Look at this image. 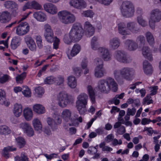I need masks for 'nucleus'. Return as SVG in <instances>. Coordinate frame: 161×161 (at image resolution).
I'll use <instances>...</instances> for the list:
<instances>
[{"label":"nucleus","instance_id":"nucleus-17","mask_svg":"<svg viewBox=\"0 0 161 161\" xmlns=\"http://www.w3.org/2000/svg\"><path fill=\"white\" fill-rule=\"evenodd\" d=\"M118 31L119 33L122 35H129L130 32L126 29V25L124 22H120L118 24Z\"/></svg>","mask_w":161,"mask_h":161},{"label":"nucleus","instance_id":"nucleus-46","mask_svg":"<svg viewBox=\"0 0 161 161\" xmlns=\"http://www.w3.org/2000/svg\"><path fill=\"white\" fill-rule=\"evenodd\" d=\"M17 144L19 148L23 147L25 144V140L21 137H19L16 139Z\"/></svg>","mask_w":161,"mask_h":161},{"label":"nucleus","instance_id":"nucleus-14","mask_svg":"<svg viewBox=\"0 0 161 161\" xmlns=\"http://www.w3.org/2000/svg\"><path fill=\"white\" fill-rule=\"evenodd\" d=\"M84 29L86 35L87 37H90L93 35L95 31L94 28L89 22L86 21L85 22Z\"/></svg>","mask_w":161,"mask_h":161},{"label":"nucleus","instance_id":"nucleus-28","mask_svg":"<svg viewBox=\"0 0 161 161\" xmlns=\"http://www.w3.org/2000/svg\"><path fill=\"white\" fill-rule=\"evenodd\" d=\"M71 112L69 109H65L62 112L61 116L65 121L68 122L71 120Z\"/></svg>","mask_w":161,"mask_h":161},{"label":"nucleus","instance_id":"nucleus-32","mask_svg":"<svg viewBox=\"0 0 161 161\" xmlns=\"http://www.w3.org/2000/svg\"><path fill=\"white\" fill-rule=\"evenodd\" d=\"M68 86L72 88H74L77 85V82L75 78L73 76H70L68 78Z\"/></svg>","mask_w":161,"mask_h":161},{"label":"nucleus","instance_id":"nucleus-16","mask_svg":"<svg viewBox=\"0 0 161 161\" xmlns=\"http://www.w3.org/2000/svg\"><path fill=\"white\" fill-rule=\"evenodd\" d=\"M120 44V39L117 37H114L111 39L109 41V47L112 49L115 50L117 49Z\"/></svg>","mask_w":161,"mask_h":161},{"label":"nucleus","instance_id":"nucleus-54","mask_svg":"<svg viewBox=\"0 0 161 161\" xmlns=\"http://www.w3.org/2000/svg\"><path fill=\"white\" fill-rule=\"evenodd\" d=\"M35 91L36 93L38 95H42L44 93V89L41 86H39L35 89Z\"/></svg>","mask_w":161,"mask_h":161},{"label":"nucleus","instance_id":"nucleus-6","mask_svg":"<svg viewBox=\"0 0 161 161\" xmlns=\"http://www.w3.org/2000/svg\"><path fill=\"white\" fill-rule=\"evenodd\" d=\"M120 10L122 15L126 17L132 16L135 12L134 7L130 1L123 2L120 6Z\"/></svg>","mask_w":161,"mask_h":161},{"label":"nucleus","instance_id":"nucleus-5","mask_svg":"<svg viewBox=\"0 0 161 161\" xmlns=\"http://www.w3.org/2000/svg\"><path fill=\"white\" fill-rule=\"evenodd\" d=\"M57 99L58 105L62 108L65 107L74 101V97L73 96L63 92L59 93Z\"/></svg>","mask_w":161,"mask_h":161},{"label":"nucleus","instance_id":"nucleus-45","mask_svg":"<svg viewBox=\"0 0 161 161\" xmlns=\"http://www.w3.org/2000/svg\"><path fill=\"white\" fill-rule=\"evenodd\" d=\"M26 76V73L23 72L20 75H19L16 78L17 83L22 84L23 83V80Z\"/></svg>","mask_w":161,"mask_h":161},{"label":"nucleus","instance_id":"nucleus-53","mask_svg":"<svg viewBox=\"0 0 161 161\" xmlns=\"http://www.w3.org/2000/svg\"><path fill=\"white\" fill-rule=\"evenodd\" d=\"M136 40L140 42V45L141 46H143L145 44V40L143 36L140 35L138 36L136 38Z\"/></svg>","mask_w":161,"mask_h":161},{"label":"nucleus","instance_id":"nucleus-7","mask_svg":"<svg viewBox=\"0 0 161 161\" xmlns=\"http://www.w3.org/2000/svg\"><path fill=\"white\" fill-rule=\"evenodd\" d=\"M114 58L117 61L122 63L129 64L133 60L132 58L127 55V53L122 50H117L113 54Z\"/></svg>","mask_w":161,"mask_h":161},{"label":"nucleus","instance_id":"nucleus-47","mask_svg":"<svg viewBox=\"0 0 161 161\" xmlns=\"http://www.w3.org/2000/svg\"><path fill=\"white\" fill-rule=\"evenodd\" d=\"M55 76L51 75L46 77L44 80V83L47 84H51L54 82Z\"/></svg>","mask_w":161,"mask_h":161},{"label":"nucleus","instance_id":"nucleus-38","mask_svg":"<svg viewBox=\"0 0 161 161\" xmlns=\"http://www.w3.org/2000/svg\"><path fill=\"white\" fill-rule=\"evenodd\" d=\"M27 5L36 10H41L42 8V6L38 2L35 0L27 3Z\"/></svg>","mask_w":161,"mask_h":161},{"label":"nucleus","instance_id":"nucleus-48","mask_svg":"<svg viewBox=\"0 0 161 161\" xmlns=\"http://www.w3.org/2000/svg\"><path fill=\"white\" fill-rule=\"evenodd\" d=\"M22 93L26 97H30L31 96V92L29 88L27 86L23 87Z\"/></svg>","mask_w":161,"mask_h":161},{"label":"nucleus","instance_id":"nucleus-4","mask_svg":"<svg viewBox=\"0 0 161 161\" xmlns=\"http://www.w3.org/2000/svg\"><path fill=\"white\" fill-rule=\"evenodd\" d=\"M77 99V108L80 114H84L86 111V106L87 103L88 96L86 93H82L78 96Z\"/></svg>","mask_w":161,"mask_h":161},{"label":"nucleus","instance_id":"nucleus-3","mask_svg":"<svg viewBox=\"0 0 161 161\" xmlns=\"http://www.w3.org/2000/svg\"><path fill=\"white\" fill-rule=\"evenodd\" d=\"M84 31L81 25L79 23L74 24L69 33V36L73 41H80L84 35Z\"/></svg>","mask_w":161,"mask_h":161},{"label":"nucleus","instance_id":"nucleus-24","mask_svg":"<svg viewBox=\"0 0 161 161\" xmlns=\"http://www.w3.org/2000/svg\"><path fill=\"white\" fill-rule=\"evenodd\" d=\"M80 47L79 45L78 44L74 45L71 51L70 55L68 54L69 59H71L72 57L76 55L80 51Z\"/></svg>","mask_w":161,"mask_h":161},{"label":"nucleus","instance_id":"nucleus-23","mask_svg":"<svg viewBox=\"0 0 161 161\" xmlns=\"http://www.w3.org/2000/svg\"><path fill=\"white\" fill-rule=\"evenodd\" d=\"M142 53L143 56L147 58L150 61L153 60V58L152 55L151 53V51L148 47H143L142 49Z\"/></svg>","mask_w":161,"mask_h":161},{"label":"nucleus","instance_id":"nucleus-2","mask_svg":"<svg viewBox=\"0 0 161 161\" xmlns=\"http://www.w3.org/2000/svg\"><path fill=\"white\" fill-rule=\"evenodd\" d=\"M135 74V70L132 68L125 67L119 70L117 69L114 71V76L117 81L124 79L127 80H130Z\"/></svg>","mask_w":161,"mask_h":161},{"label":"nucleus","instance_id":"nucleus-33","mask_svg":"<svg viewBox=\"0 0 161 161\" xmlns=\"http://www.w3.org/2000/svg\"><path fill=\"white\" fill-rule=\"evenodd\" d=\"M20 39L19 37H14L11 43V47L13 49H15L20 45Z\"/></svg>","mask_w":161,"mask_h":161},{"label":"nucleus","instance_id":"nucleus-49","mask_svg":"<svg viewBox=\"0 0 161 161\" xmlns=\"http://www.w3.org/2000/svg\"><path fill=\"white\" fill-rule=\"evenodd\" d=\"M9 78V76L7 74L3 75L0 78V83L2 84L5 83L7 82Z\"/></svg>","mask_w":161,"mask_h":161},{"label":"nucleus","instance_id":"nucleus-51","mask_svg":"<svg viewBox=\"0 0 161 161\" xmlns=\"http://www.w3.org/2000/svg\"><path fill=\"white\" fill-rule=\"evenodd\" d=\"M54 82L58 85H60L63 83L64 81V78L61 75H58L57 77H55Z\"/></svg>","mask_w":161,"mask_h":161},{"label":"nucleus","instance_id":"nucleus-1","mask_svg":"<svg viewBox=\"0 0 161 161\" xmlns=\"http://www.w3.org/2000/svg\"><path fill=\"white\" fill-rule=\"evenodd\" d=\"M97 87L101 92L108 93L111 88L114 91L117 90V84L113 78L109 77L106 79L99 80L98 82Z\"/></svg>","mask_w":161,"mask_h":161},{"label":"nucleus","instance_id":"nucleus-15","mask_svg":"<svg viewBox=\"0 0 161 161\" xmlns=\"http://www.w3.org/2000/svg\"><path fill=\"white\" fill-rule=\"evenodd\" d=\"M107 73L106 69L103 67H96L94 70V75L97 78H101Z\"/></svg>","mask_w":161,"mask_h":161},{"label":"nucleus","instance_id":"nucleus-62","mask_svg":"<svg viewBox=\"0 0 161 161\" xmlns=\"http://www.w3.org/2000/svg\"><path fill=\"white\" fill-rule=\"evenodd\" d=\"M44 33H48L53 32L51 26L48 24H46L44 26Z\"/></svg>","mask_w":161,"mask_h":161},{"label":"nucleus","instance_id":"nucleus-37","mask_svg":"<svg viewBox=\"0 0 161 161\" xmlns=\"http://www.w3.org/2000/svg\"><path fill=\"white\" fill-rule=\"evenodd\" d=\"M24 115L26 120H30L32 119L33 115L32 110L29 108L25 109L24 111Z\"/></svg>","mask_w":161,"mask_h":161},{"label":"nucleus","instance_id":"nucleus-11","mask_svg":"<svg viewBox=\"0 0 161 161\" xmlns=\"http://www.w3.org/2000/svg\"><path fill=\"white\" fill-rule=\"evenodd\" d=\"M98 52L104 61H107L111 59V55L108 49L100 47L98 48Z\"/></svg>","mask_w":161,"mask_h":161},{"label":"nucleus","instance_id":"nucleus-58","mask_svg":"<svg viewBox=\"0 0 161 161\" xmlns=\"http://www.w3.org/2000/svg\"><path fill=\"white\" fill-rule=\"evenodd\" d=\"M84 15L86 17H92L94 14V13L92 10L85 11L83 13Z\"/></svg>","mask_w":161,"mask_h":161},{"label":"nucleus","instance_id":"nucleus-19","mask_svg":"<svg viewBox=\"0 0 161 161\" xmlns=\"http://www.w3.org/2000/svg\"><path fill=\"white\" fill-rule=\"evenodd\" d=\"M11 19L10 13L6 11L0 13V21L2 23H5L9 21Z\"/></svg>","mask_w":161,"mask_h":161},{"label":"nucleus","instance_id":"nucleus-27","mask_svg":"<svg viewBox=\"0 0 161 161\" xmlns=\"http://www.w3.org/2000/svg\"><path fill=\"white\" fill-rule=\"evenodd\" d=\"M87 90L92 102L93 103H94L95 102V93L94 90L91 86L88 85L87 87Z\"/></svg>","mask_w":161,"mask_h":161},{"label":"nucleus","instance_id":"nucleus-60","mask_svg":"<svg viewBox=\"0 0 161 161\" xmlns=\"http://www.w3.org/2000/svg\"><path fill=\"white\" fill-rule=\"evenodd\" d=\"M136 112V109L135 108H133L132 109L128 108L126 112V114L128 115L133 116L135 114Z\"/></svg>","mask_w":161,"mask_h":161},{"label":"nucleus","instance_id":"nucleus-9","mask_svg":"<svg viewBox=\"0 0 161 161\" xmlns=\"http://www.w3.org/2000/svg\"><path fill=\"white\" fill-rule=\"evenodd\" d=\"M161 20V11L156 8L152 10L150 13L149 20V26L152 29L155 28V24Z\"/></svg>","mask_w":161,"mask_h":161},{"label":"nucleus","instance_id":"nucleus-20","mask_svg":"<svg viewBox=\"0 0 161 161\" xmlns=\"http://www.w3.org/2000/svg\"><path fill=\"white\" fill-rule=\"evenodd\" d=\"M143 66L144 71L146 75H150L152 73L153 69L152 66L147 61H144Z\"/></svg>","mask_w":161,"mask_h":161},{"label":"nucleus","instance_id":"nucleus-10","mask_svg":"<svg viewBox=\"0 0 161 161\" xmlns=\"http://www.w3.org/2000/svg\"><path fill=\"white\" fill-rule=\"evenodd\" d=\"M29 29L30 26L27 22H21L17 27L16 33L20 36L26 34Z\"/></svg>","mask_w":161,"mask_h":161},{"label":"nucleus","instance_id":"nucleus-26","mask_svg":"<svg viewBox=\"0 0 161 161\" xmlns=\"http://www.w3.org/2000/svg\"><path fill=\"white\" fill-rule=\"evenodd\" d=\"M32 123L35 130L38 133L42 131V125L40 121L37 118L35 119L32 121Z\"/></svg>","mask_w":161,"mask_h":161},{"label":"nucleus","instance_id":"nucleus-59","mask_svg":"<svg viewBox=\"0 0 161 161\" xmlns=\"http://www.w3.org/2000/svg\"><path fill=\"white\" fill-rule=\"evenodd\" d=\"M25 41L27 43V45L35 42L34 41L33 39L30 36H26L25 38Z\"/></svg>","mask_w":161,"mask_h":161},{"label":"nucleus","instance_id":"nucleus-30","mask_svg":"<svg viewBox=\"0 0 161 161\" xmlns=\"http://www.w3.org/2000/svg\"><path fill=\"white\" fill-rule=\"evenodd\" d=\"M22 106L20 104H15L14 105V113L16 117H19L21 114Z\"/></svg>","mask_w":161,"mask_h":161},{"label":"nucleus","instance_id":"nucleus-56","mask_svg":"<svg viewBox=\"0 0 161 161\" xmlns=\"http://www.w3.org/2000/svg\"><path fill=\"white\" fill-rule=\"evenodd\" d=\"M137 22L142 27H145L147 25V23L141 17H137Z\"/></svg>","mask_w":161,"mask_h":161},{"label":"nucleus","instance_id":"nucleus-34","mask_svg":"<svg viewBox=\"0 0 161 161\" xmlns=\"http://www.w3.org/2000/svg\"><path fill=\"white\" fill-rule=\"evenodd\" d=\"M11 133L10 129L6 125L0 126V134L1 135H6Z\"/></svg>","mask_w":161,"mask_h":161},{"label":"nucleus","instance_id":"nucleus-21","mask_svg":"<svg viewBox=\"0 0 161 161\" xmlns=\"http://www.w3.org/2000/svg\"><path fill=\"white\" fill-rule=\"evenodd\" d=\"M33 16L37 21L40 22H43L47 19V16L44 13L39 11L35 12Z\"/></svg>","mask_w":161,"mask_h":161},{"label":"nucleus","instance_id":"nucleus-22","mask_svg":"<svg viewBox=\"0 0 161 161\" xmlns=\"http://www.w3.org/2000/svg\"><path fill=\"white\" fill-rule=\"evenodd\" d=\"M137 26V24L134 22H129L126 24L127 29L133 33H137L139 31Z\"/></svg>","mask_w":161,"mask_h":161},{"label":"nucleus","instance_id":"nucleus-35","mask_svg":"<svg viewBox=\"0 0 161 161\" xmlns=\"http://www.w3.org/2000/svg\"><path fill=\"white\" fill-rule=\"evenodd\" d=\"M4 6L7 8H16L18 7L17 4L13 1H7L4 2Z\"/></svg>","mask_w":161,"mask_h":161},{"label":"nucleus","instance_id":"nucleus-63","mask_svg":"<svg viewBox=\"0 0 161 161\" xmlns=\"http://www.w3.org/2000/svg\"><path fill=\"white\" fill-rule=\"evenodd\" d=\"M69 38V36L68 35H65L64 36V42L67 44H70L71 42V41H72L70 38V36Z\"/></svg>","mask_w":161,"mask_h":161},{"label":"nucleus","instance_id":"nucleus-39","mask_svg":"<svg viewBox=\"0 0 161 161\" xmlns=\"http://www.w3.org/2000/svg\"><path fill=\"white\" fill-rule=\"evenodd\" d=\"M47 122L53 130H56L58 128L54 120L50 117H48L47 119Z\"/></svg>","mask_w":161,"mask_h":161},{"label":"nucleus","instance_id":"nucleus-61","mask_svg":"<svg viewBox=\"0 0 161 161\" xmlns=\"http://www.w3.org/2000/svg\"><path fill=\"white\" fill-rule=\"evenodd\" d=\"M125 127L123 125L120 126L117 130V132L119 134L122 135L125 133Z\"/></svg>","mask_w":161,"mask_h":161},{"label":"nucleus","instance_id":"nucleus-13","mask_svg":"<svg viewBox=\"0 0 161 161\" xmlns=\"http://www.w3.org/2000/svg\"><path fill=\"white\" fill-rule=\"evenodd\" d=\"M44 10L52 14H54L57 12V9L55 6L50 3H47L43 5Z\"/></svg>","mask_w":161,"mask_h":161},{"label":"nucleus","instance_id":"nucleus-50","mask_svg":"<svg viewBox=\"0 0 161 161\" xmlns=\"http://www.w3.org/2000/svg\"><path fill=\"white\" fill-rule=\"evenodd\" d=\"M20 127L25 132L31 126L27 123H22L19 125Z\"/></svg>","mask_w":161,"mask_h":161},{"label":"nucleus","instance_id":"nucleus-55","mask_svg":"<svg viewBox=\"0 0 161 161\" xmlns=\"http://www.w3.org/2000/svg\"><path fill=\"white\" fill-rule=\"evenodd\" d=\"M29 136L31 137L34 135V131L31 126L25 132Z\"/></svg>","mask_w":161,"mask_h":161},{"label":"nucleus","instance_id":"nucleus-43","mask_svg":"<svg viewBox=\"0 0 161 161\" xmlns=\"http://www.w3.org/2000/svg\"><path fill=\"white\" fill-rule=\"evenodd\" d=\"M53 117L54 119V121H55L57 126L61 123L62 119L59 115L54 113L53 115Z\"/></svg>","mask_w":161,"mask_h":161},{"label":"nucleus","instance_id":"nucleus-57","mask_svg":"<svg viewBox=\"0 0 161 161\" xmlns=\"http://www.w3.org/2000/svg\"><path fill=\"white\" fill-rule=\"evenodd\" d=\"M73 71L76 75L79 77L80 75V74L82 72V70L80 68L76 67L73 69Z\"/></svg>","mask_w":161,"mask_h":161},{"label":"nucleus","instance_id":"nucleus-31","mask_svg":"<svg viewBox=\"0 0 161 161\" xmlns=\"http://www.w3.org/2000/svg\"><path fill=\"white\" fill-rule=\"evenodd\" d=\"M72 125L74 126L78 125L79 122H82V119L81 116L79 117L76 114H74L73 116L71 119L70 120Z\"/></svg>","mask_w":161,"mask_h":161},{"label":"nucleus","instance_id":"nucleus-64","mask_svg":"<svg viewBox=\"0 0 161 161\" xmlns=\"http://www.w3.org/2000/svg\"><path fill=\"white\" fill-rule=\"evenodd\" d=\"M97 145L95 147H92L90 148V149H89L88 151V153L89 154H93L97 153Z\"/></svg>","mask_w":161,"mask_h":161},{"label":"nucleus","instance_id":"nucleus-36","mask_svg":"<svg viewBox=\"0 0 161 161\" xmlns=\"http://www.w3.org/2000/svg\"><path fill=\"white\" fill-rule=\"evenodd\" d=\"M16 148H13L12 147L8 146L4 148L3 149V156L6 158H9V154L8 153V152L16 151Z\"/></svg>","mask_w":161,"mask_h":161},{"label":"nucleus","instance_id":"nucleus-41","mask_svg":"<svg viewBox=\"0 0 161 161\" xmlns=\"http://www.w3.org/2000/svg\"><path fill=\"white\" fill-rule=\"evenodd\" d=\"M44 36L47 42L51 43L53 42L54 37L53 32L44 33Z\"/></svg>","mask_w":161,"mask_h":161},{"label":"nucleus","instance_id":"nucleus-18","mask_svg":"<svg viewBox=\"0 0 161 161\" xmlns=\"http://www.w3.org/2000/svg\"><path fill=\"white\" fill-rule=\"evenodd\" d=\"M125 43L127 49L130 51H133L136 50L138 47L137 44L134 41L132 40H127Z\"/></svg>","mask_w":161,"mask_h":161},{"label":"nucleus","instance_id":"nucleus-44","mask_svg":"<svg viewBox=\"0 0 161 161\" xmlns=\"http://www.w3.org/2000/svg\"><path fill=\"white\" fill-rule=\"evenodd\" d=\"M150 94L147 95L143 99V104L144 105L147 103V105H149L151 103H153V101L151 98Z\"/></svg>","mask_w":161,"mask_h":161},{"label":"nucleus","instance_id":"nucleus-52","mask_svg":"<svg viewBox=\"0 0 161 161\" xmlns=\"http://www.w3.org/2000/svg\"><path fill=\"white\" fill-rule=\"evenodd\" d=\"M94 63L96 64V67H103V62L102 59L97 58L94 60Z\"/></svg>","mask_w":161,"mask_h":161},{"label":"nucleus","instance_id":"nucleus-8","mask_svg":"<svg viewBox=\"0 0 161 161\" xmlns=\"http://www.w3.org/2000/svg\"><path fill=\"white\" fill-rule=\"evenodd\" d=\"M58 15L60 21L64 24L73 23L75 20V17L73 14L66 11L59 12Z\"/></svg>","mask_w":161,"mask_h":161},{"label":"nucleus","instance_id":"nucleus-29","mask_svg":"<svg viewBox=\"0 0 161 161\" xmlns=\"http://www.w3.org/2000/svg\"><path fill=\"white\" fill-rule=\"evenodd\" d=\"M0 104L6 106H8L9 104L6 100L5 92L2 90H0Z\"/></svg>","mask_w":161,"mask_h":161},{"label":"nucleus","instance_id":"nucleus-25","mask_svg":"<svg viewBox=\"0 0 161 161\" xmlns=\"http://www.w3.org/2000/svg\"><path fill=\"white\" fill-rule=\"evenodd\" d=\"M33 111L38 114H42L44 113L45 110L44 107L42 105L36 104L33 106Z\"/></svg>","mask_w":161,"mask_h":161},{"label":"nucleus","instance_id":"nucleus-12","mask_svg":"<svg viewBox=\"0 0 161 161\" xmlns=\"http://www.w3.org/2000/svg\"><path fill=\"white\" fill-rule=\"evenodd\" d=\"M70 5L74 8L81 9L85 8L86 3L84 0H71Z\"/></svg>","mask_w":161,"mask_h":161},{"label":"nucleus","instance_id":"nucleus-40","mask_svg":"<svg viewBox=\"0 0 161 161\" xmlns=\"http://www.w3.org/2000/svg\"><path fill=\"white\" fill-rule=\"evenodd\" d=\"M145 35L147 41L149 44L151 45H153L154 43V40L152 34L148 31L146 33Z\"/></svg>","mask_w":161,"mask_h":161},{"label":"nucleus","instance_id":"nucleus-42","mask_svg":"<svg viewBox=\"0 0 161 161\" xmlns=\"http://www.w3.org/2000/svg\"><path fill=\"white\" fill-rule=\"evenodd\" d=\"M97 38L96 36H94L92 39L91 41V46L93 50H96L98 46L97 42Z\"/></svg>","mask_w":161,"mask_h":161}]
</instances>
